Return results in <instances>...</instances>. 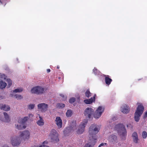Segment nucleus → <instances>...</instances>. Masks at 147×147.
<instances>
[{
	"label": "nucleus",
	"mask_w": 147,
	"mask_h": 147,
	"mask_svg": "<svg viewBox=\"0 0 147 147\" xmlns=\"http://www.w3.org/2000/svg\"><path fill=\"white\" fill-rule=\"evenodd\" d=\"M44 89L41 86H36L33 87L31 90V92H42Z\"/></svg>",
	"instance_id": "nucleus-16"
},
{
	"label": "nucleus",
	"mask_w": 147,
	"mask_h": 147,
	"mask_svg": "<svg viewBox=\"0 0 147 147\" xmlns=\"http://www.w3.org/2000/svg\"><path fill=\"white\" fill-rule=\"evenodd\" d=\"M0 120L3 121L8 122L9 121V117L7 113L4 112L3 115L0 117Z\"/></svg>",
	"instance_id": "nucleus-13"
},
{
	"label": "nucleus",
	"mask_w": 147,
	"mask_h": 147,
	"mask_svg": "<svg viewBox=\"0 0 147 147\" xmlns=\"http://www.w3.org/2000/svg\"><path fill=\"white\" fill-rule=\"evenodd\" d=\"M38 109L42 112H45L47 110L48 105L45 103H42L37 105Z\"/></svg>",
	"instance_id": "nucleus-10"
},
{
	"label": "nucleus",
	"mask_w": 147,
	"mask_h": 147,
	"mask_svg": "<svg viewBox=\"0 0 147 147\" xmlns=\"http://www.w3.org/2000/svg\"><path fill=\"white\" fill-rule=\"evenodd\" d=\"M21 142V140L18 136H13L10 138V143L13 146H18L20 145Z\"/></svg>",
	"instance_id": "nucleus-7"
},
{
	"label": "nucleus",
	"mask_w": 147,
	"mask_h": 147,
	"mask_svg": "<svg viewBox=\"0 0 147 147\" xmlns=\"http://www.w3.org/2000/svg\"><path fill=\"white\" fill-rule=\"evenodd\" d=\"M75 100V98H70L69 100V102L71 103H72L74 102V101Z\"/></svg>",
	"instance_id": "nucleus-33"
},
{
	"label": "nucleus",
	"mask_w": 147,
	"mask_h": 147,
	"mask_svg": "<svg viewBox=\"0 0 147 147\" xmlns=\"http://www.w3.org/2000/svg\"><path fill=\"white\" fill-rule=\"evenodd\" d=\"M56 106L57 108L59 109H62L65 107V105L64 104L62 103H58L57 104Z\"/></svg>",
	"instance_id": "nucleus-26"
},
{
	"label": "nucleus",
	"mask_w": 147,
	"mask_h": 147,
	"mask_svg": "<svg viewBox=\"0 0 147 147\" xmlns=\"http://www.w3.org/2000/svg\"><path fill=\"white\" fill-rule=\"evenodd\" d=\"M47 71L48 73H49L51 71L50 69H47Z\"/></svg>",
	"instance_id": "nucleus-42"
},
{
	"label": "nucleus",
	"mask_w": 147,
	"mask_h": 147,
	"mask_svg": "<svg viewBox=\"0 0 147 147\" xmlns=\"http://www.w3.org/2000/svg\"><path fill=\"white\" fill-rule=\"evenodd\" d=\"M87 121L86 120H83L79 125L76 127L73 128V130L78 134H82L85 131V127Z\"/></svg>",
	"instance_id": "nucleus-4"
},
{
	"label": "nucleus",
	"mask_w": 147,
	"mask_h": 147,
	"mask_svg": "<svg viewBox=\"0 0 147 147\" xmlns=\"http://www.w3.org/2000/svg\"><path fill=\"white\" fill-rule=\"evenodd\" d=\"M104 108L102 106L98 107L93 114V117L95 119H99L104 111Z\"/></svg>",
	"instance_id": "nucleus-8"
},
{
	"label": "nucleus",
	"mask_w": 147,
	"mask_h": 147,
	"mask_svg": "<svg viewBox=\"0 0 147 147\" xmlns=\"http://www.w3.org/2000/svg\"><path fill=\"white\" fill-rule=\"evenodd\" d=\"M35 106V104H30L28 105V108L29 109H32L34 108Z\"/></svg>",
	"instance_id": "nucleus-28"
},
{
	"label": "nucleus",
	"mask_w": 147,
	"mask_h": 147,
	"mask_svg": "<svg viewBox=\"0 0 147 147\" xmlns=\"http://www.w3.org/2000/svg\"><path fill=\"white\" fill-rule=\"evenodd\" d=\"M115 128L121 139L125 140L127 136V131L124 125L121 123L115 125Z\"/></svg>",
	"instance_id": "nucleus-2"
},
{
	"label": "nucleus",
	"mask_w": 147,
	"mask_h": 147,
	"mask_svg": "<svg viewBox=\"0 0 147 147\" xmlns=\"http://www.w3.org/2000/svg\"><path fill=\"white\" fill-rule=\"evenodd\" d=\"M103 76L105 77V81L106 84L109 86L112 81V79L110 78L109 76L108 75H103Z\"/></svg>",
	"instance_id": "nucleus-15"
},
{
	"label": "nucleus",
	"mask_w": 147,
	"mask_h": 147,
	"mask_svg": "<svg viewBox=\"0 0 147 147\" xmlns=\"http://www.w3.org/2000/svg\"><path fill=\"white\" fill-rule=\"evenodd\" d=\"M96 95H95L93 98H91L90 99H86L84 100V102L85 103L87 104H90L92 103L93 102H94L95 100V97Z\"/></svg>",
	"instance_id": "nucleus-17"
},
{
	"label": "nucleus",
	"mask_w": 147,
	"mask_h": 147,
	"mask_svg": "<svg viewBox=\"0 0 147 147\" xmlns=\"http://www.w3.org/2000/svg\"><path fill=\"white\" fill-rule=\"evenodd\" d=\"M72 111L71 110H68L66 113V115L67 117H69L72 115Z\"/></svg>",
	"instance_id": "nucleus-24"
},
{
	"label": "nucleus",
	"mask_w": 147,
	"mask_h": 147,
	"mask_svg": "<svg viewBox=\"0 0 147 147\" xmlns=\"http://www.w3.org/2000/svg\"><path fill=\"white\" fill-rule=\"evenodd\" d=\"M94 109L91 107H87L84 110V114L85 116L89 118H91L93 116Z\"/></svg>",
	"instance_id": "nucleus-9"
},
{
	"label": "nucleus",
	"mask_w": 147,
	"mask_h": 147,
	"mask_svg": "<svg viewBox=\"0 0 147 147\" xmlns=\"http://www.w3.org/2000/svg\"><path fill=\"white\" fill-rule=\"evenodd\" d=\"M137 107L134 113V117L135 121L138 122L144 111V107L141 103H137Z\"/></svg>",
	"instance_id": "nucleus-3"
},
{
	"label": "nucleus",
	"mask_w": 147,
	"mask_h": 147,
	"mask_svg": "<svg viewBox=\"0 0 147 147\" xmlns=\"http://www.w3.org/2000/svg\"><path fill=\"white\" fill-rule=\"evenodd\" d=\"M106 143H102L98 146V147H100L101 146L106 145Z\"/></svg>",
	"instance_id": "nucleus-39"
},
{
	"label": "nucleus",
	"mask_w": 147,
	"mask_h": 147,
	"mask_svg": "<svg viewBox=\"0 0 147 147\" xmlns=\"http://www.w3.org/2000/svg\"><path fill=\"white\" fill-rule=\"evenodd\" d=\"M132 137L134 142L135 143H138V140L137 133L136 132L133 133L132 134Z\"/></svg>",
	"instance_id": "nucleus-20"
},
{
	"label": "nucleus",
	"mask_w": 147,
	"mask_h": 147,
	"mask_svg": "<svg viewBox=\"0 0 147 147\" xmlns=\"http://www.w3.org/2000/svg\"><path fill=\"white\" fill-rule=\"evenodd\" d=\"M85 95L87 97H89L91 96L90 92H86Z\"/></svg>",
	"instance_id": "nucleus-36"
},
{
	"label": "nucleus",
	"mask_w": 147,
	"mask_h": 147,
	"mask_svg": "<svg viewBox=\"0 0 147 147\" xmlns=\"http://www.w3.org/2000/svg\"><path fill=\"white\" fill-rule=\"evenodd\" d=\"M39 119L37 122V124L39 126H42L44 124V122L42 117L39 115H38Z\"/></svg>",
	"instance_id": "nucleus-18"
},
{
	"label": "nucleus",
	"mask_w": 147,
	"mask_h": 147,
	"mask_svg": "<svg viewBox=\"0 0 147 147\" xmlns=\"http://www.w3.org/2000/svg\"><path fill=\"white\" fill-rule=\"evenodd\" d=\"M28 116H26L24 117L22 119V123H24L27 121L28 119Z\"/></svg>",
	"instance_id": "nucleus-32"
},
{
	"label": "nucleus",
	"mask_w": 147,
	"mask_h": 147,
	"mask_svg": "<svg viewBox=\"0 0 147 147\" xmlns=\"http://www.w3.org/2000/svg\"><path fill=\"white\" fill-rule=\"evenodd\" d=\"M100 127L97 125L93 124L90 127L89 129L88 137L90 140H92L94 143L96 142V140L97 138L96 135L100 130Z\"/></svg>",
	"instance_id": "nucleus-1"
},
{
	"label": "nucleus",
	"mask_w": 147,
	"mask_h": 147,
	"mask_svg": "<svg viewBox=\"0 0 147 147\" xmlns=\"http://www.w3.org/2000/svg\"><path fill=\"white\" fill-rule=\"evenodd\" d=\"M130 111L129 106L126 104L122 105L121 107V111L124 114H127Z\"/></svg>",
	"instance_id": "nucleus-11"
},
{
	"label": "nucleus",
	"mask_w": 147,
	"mask_h": 147,
	"mask_svg": "<svg viewBox=\"0 0 147 147\" xmlns=\"http://www.w3.org/2000/svg\"><path fill=\"white\" fill-rule=\"evenodd\" d=\"M2 147H9L8 146L4 145V146H3Z\"/></svg>",
	"instance_id": "nucleus-44"
},
{
	"label": "nucleus",
	"mask_w": 147,
	"mask_h": 147,
	"mask_svg": "<svg viewBox=\"0 0 147 147\" xmlns=\"http://www.w3.org/2000/svg\"><path fill=\"white\" fill-rule=\"evenodd\" d=\"M15 126L16 128L18 129H22V126L20 124L18 123L15 125Z\"/></svg>",
	"instance_id": "nucleus-30"
},
{
	"label": "nucleus",
	"mask_w": 147,
	"mask_h": 147,
	"mask_svg": "<svg viewBox=\"0 0 147 147\" xmlns=\"http://www.w3.org/2000/svg\"><path fill=\"white\" fill-rule=\"evenodd\" d=\"M108 140L113 143H115L117 142L118 138L116 135L112 134L109 136Z\"/></svg>",
	"instance_id": "nucleus-14"
},
{
	"label": "nucleus",
	"mask_w": 147,
	"mask_h": 147,
	"mask_svg": "<svg viewBox=\"0 0 147 147\" xmlns=\"http://www.w3.org/2000/svg\"><path fill=\"white\" fill-rule=\"evenodd\" d=\"M89 140L90 141L89 143L85 144L84 147H92L94 145L95 143H94L93 140L92 141V140H90L89 139Z\"/></svg>",
	"instance_id": "nucleus-22"
},
{
	"label": "nucleus",
	"mask_w": 147,
	"mask_h": 147,
	"mask_svg": "<svg viewBox=\"0 0 147 147\" xmlns=\"http://www.w3.org/2000/svg\"><path fill=\"white\" fill-rule=\"evenodd\" d=\"M33 115L31 113H30L28 114V119L32 117L33 116Z\"/></svg>",
	"instance_id": "nucleus-38"
},
{
	"label": "nucleus",
	"mask_w": 147,
	"mask_h": 147,
	"mask_svg": "<svg viewBox=\"0 0 147 147\" xmlns=\"http://www.w3.org/2000/svg\"><path fill=\"white\" fill-rule=\"evenodd\" d=\"M37 147H38V146H37Z\"/></svg>",
	"instance_id": "nucleus-46"
},
{
	"label": "nucleus",
	"mask_w": 147,
	"mask_h": 147,
	"mask_svg": "<svg viewBox=\"0 0 147 147\" xmlns=\"http://www.w3.org/2000/svg\"><path fill=\"white\" fill-rule=\"evenodd\" d=\"M7 81L9 85V86H11L12 84V82L11 80L10 79H8Z\"/></svg>",
	"instance_id": "nucleus-35"
},
{
	"label": "nucleus",
	"mask_w": 147,
	"mask_h": 147,
	"mask_svg": "<svg viewBox=\"0 0 147 147\" xmlns=\"http://www.w3.org/2000/svg\"><path fill=\"white\" fill-rule=\"evenodd\" d=\"M49 142L48 141L46 140L43 142L41 144H40L38 147H49L47 145L48 144Z\"/></svg>",
	"instance_id": "nucleus-21"
},
{
	"label": "nucleus",
	"mask_w": 147,
	"mask_h": 147,
	"mask_svg": "<svg viewBox=\"0 0 147 147\" xmlns=\"http://www.w3.org/2000/svg\"><path fill=\"white\" fill-rule=\"evenodd\" d=\"M30 133L28 130H25L21 131L20 134V137L21 138V140L24 141H28L30 138Z\"/></svg>",
	"instance_id": "nucleus-6"
},
{
	"label": "nucleus",
	"mask_w": 147,
	"mask_h": 147,
	"mask_svg": "<svg viewBox=\"0 0 147 147\" xmlns=\"http://www.w3.org/2000/svg\"><path fill=\"white\" fill-rule=\"evenodd\" d=\"M93 72L95 75H99L100 73V72L95 67L93 69Z\"/></svg>",
	"instance_id": "nucleus-25"
},
{
	"label": "nucleus",
	"mask_w": 147,
	"mask_h": 147,
	"mask_svg": "<svg viewBox=\"0 0 147 147\" xmlns=\"http://www.w3.org/2000/svg\"><path fill=\"white\" fill-rule=\"evenodd\" d=\"M86 92H90V90L89 89H88L86 91Z\"/></svg>",
	"instance_id": "nucleus-43"
},
{
	"label": "nucleus",
	"mask_w": 147,
	"mask_h": 147,
	"mask_svg": "<svg viewBox=\"0 0 147 147\" xmlns=\"http://www.w3.org/2000/svg\"><path fill=\"white\" fill-rule=\"evenodd\" d=\"M17 92H12V96L17 99H20L22 98V96L20 95L17 94Z\"/></svg>",
	"instance_id": "nucleus-19"
},
{
	"label": "nucleus",
	"mask_w": 147,
	"mask_h": 147,
	"mask_svg": "<svg viewBox=\"0 0 147 147\" xmlns=\"http://www.w3.org/2000/svg\"><path fill=\"white\" fill-rule=\"evenodd\" d=\"M5 105L3 104H0V109L3 110L4 107Z\"/></svg>",
	"instance_id": "nucleus-37"
},
{
	"label": "nucleus",
	"mask_w": 147,
	"mask_h": 147,
	"mask_svg": "<svg viewBox=\"0 0 147 147\" xmlns=\"http://www.w3.org/2000/svg\"><path fill=\"white\" fill-rule=\"evenodd\" d=\"M61 96L63 98V99L64 100L65 99H66L67 98V97L66 96H65L64 95H61Z\"/></svg>",
	"instance_id": "nucleus-41"
},
{
	"label": "nucleus",
	"mask_w": 147,
	"mask_h": 147,
	"mask_svg": "<svg viewBox=\"0 0 147 147\" xmlns=\"http://www.w3.org/2000/svg\"><path fill=\"white\" fill-rule=\"evenodd\" d=\"M55 122L58 128H60L62 127V121L60 117H57L55 120Z\"/></svg>",
	"instance_id": "nucleus-12"
},
{
	"label": "nucleus",
	"mask_w": 147,
	"mask_h": 147,
	"mask_svg": "<svg viewBox=\"0 0 147 147\" xmlns=\"http://www.w3.org/2000/svg\"><path fill=\"white\" fill-rule=\"evenodd\" d=\"M5 75L0 73V79L5 78Z\"/></svg>",
	"instance_id": "nucleus-40"
},
{
	"label": "nucleus",
	"mask_w": 147,
	"mask_h": 147,
	"mask_svg": "<svg viewBox=\"0 0 147 147\" xmlns=\"http://www.w3.org/2000/svg\"><path fill=\"white\" fill-rule=\"evenodd\" d=\"M23 91V89L22 88H19L15 89L13 92H22Z\"/></svg>",
	"instance_id": "nucleus-27"
},
{
	"label": "nucleus",
	"mask_w": 147,
	"mask_h": 147,
	"mask_svg": "<svg viewBox=\"0 0 147 147\" xmlns=\"http://www.w3.org/2000/svg\"><path fill=\"white\" fill-rule=\"evenodd\" d=\"M142 136L144 138H146L147 136V132L145 131H144L142 133Z\"/></svg>",
	"instance_id": "nucleus-31"
},
{
	"label": "nucleus",
	"mask_w": 147,
	"mask_h": 147,
	"mask_svg": "<svg viewBox=\"0 0 147 147\" xmlns=\"http://www.w3.org/2000/svg\"><path fill=\"white\" fill-rule=\"evenodd\" d=\"M10 107L8 105H5L4 107L3 110L6 111H9L10 110Z\"/></svg>",
	"instance_id": "nucleus-29"
},
{
	"label": "nucleus",
	"mask_w": 147,
	"mask_h": 147,
	"mask_svg": "<svg viewBox=\"0 0 147 147\" xmlns=\"http://www.w3.org/2000/svg\"><path fill=\"white\" fill-rule=\"evenodd\" d=\"M6 85L7 84L5 82L0 80V89H3L5 88Z\"/></svg>",
	"instance_id": "nucleus-23"
},
{
	"label": "nucleus",
	"mask_w": 147,
	"mask_h": 147,
	"mask_svg": "<svg viewBox=\"0 0 147 147\" xmlns=\"http://www.w3.org/2000/svg\"><path fill=\"white\" fill-rule=\"evenodd\" d=\"M68 128H66L63 131V134L65 135H66L67 133L69 132Z\"/></svg>",
	"instance_id": "nucleus-34"
},
{
	"label": "nucleus",
	"mask_w": 147,
	"mask_h": 147,
	"mask_svg": "<svg viewBox=\"0 0 147 147\" xmlns=\"http://www.w3.org/2000/svg\"><path fill=\"white\" fill-rule=\"evenodd\" d=\"M57 69H59V66H57Z\"/></svg>",
	"instance_id": "nucleus-45"
},
{
	"label": "nucleus",
	"mask_w": 147,
	"mask_h": 147,
	"mask_svg": "<svg viewBox=\"0 0 147 147\" xmlns=\"http://www.w3.org/2000/svg\"><path fill=\"white\" fill-rule=\"evenodd\" d=\"M59 134L56 130L52 129L50 131L49 137L52 142L55 143L58 142L59 141Z\"/></svg>",
	"instance_id": "nucleus-5"
}]
</instances>
